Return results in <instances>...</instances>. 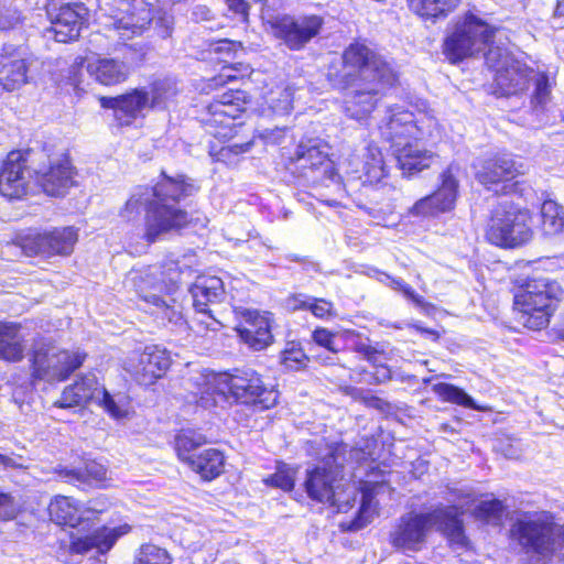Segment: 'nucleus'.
I'll list each match as a JSON object with an SVG mask.
<instances>
[{
	"label": "nucleus",
	"mask_w": 564,
	"mask_h": 564,
	"mask_svg": "<svg viewBox=\"0 0 564 564\" xmlns=\"http://www.w3.org/2000/svg\"><path fill=\"white\" fill-rule=\"evenodd\" d=\"M327 79L334 88L346 90L344 113L362 121L395 85L398 76L381 55L365 43L355 42L343 52L340 67L332 66L328 69Z\"/></svg>",
	"instance_id": "f257e3e1"
},
{
	"label": "nucleus",
	"mask_w": 564,
	"mask_h": 564,
	"mask_svg": "<svg viewBox=\"0 0 564 564\" xmlns=\"http://www.w3.org/2000/svg\"><path fill=\"white\" fill-rule=\"evenodd\" d=\"M194 401L210 408L217 403L216 395L224 400L259 405L270 409L276 403L278 393L268 388L261 376L252 369H236L234 372H197L185 382Z\"/></svg>",
	"instance_id": "f03ea898"
},
{
	"label": "nucleus",
	"mask_w": 564,
	"mask_h": 564,
	"mask_svg": "<svg viewBox=\"0 0 564 564\" xmlns=\"http://www.w3.org/2000/svg\"><path fill=\"white\" fill-rule=\"evenodd\" d=\"M436 528L452 543L464 545L463 522L454 507L436 508L431 512L409 511L402 514L390 532V543L402 552H419Z\"/></svg>",
	"instance_id": "7ed1b4c3"
},
{
	"label": "nucleus",
	"mask_w": 564,
	"mask_h": 564,
	"mask_svg": "<svg viewBox=\"0 0 564 564\" xmlns=\"http://www.w3.org/2000/svg\"><path fill=\"white\" fill-rule=\"evenodd\" d=\"M151 189L158 207L151 209L147 218L145 239L150 243L161 235L180 229L188 223L187 213L177 208L175 203L193 195L197 188L193 183L187 182L184 175H178L175 178L164 176Z\"/></svg>",
	"instance_id": "20e7f679"
},
{
	"label": "nucleus",
	"mask_w": 564,
	"mask_h": 564,
	"mask_svg": "<svg viewBox=\"0 0 564 564\" xmlns=\"http://www.w3.org/2000/svg\"><path fill=\"white\" fill-rule=\"evenodd\" d=\"M556 530L552 512H521L511 524L510 535L536 564H550L558 552Z\"/></svg>",
	"instance_id": "39448f33"
},
{
	"label": "nucleus",
	"mask_w": 564,
	"mask_h": 564,
	"mask_svg": "<svg viewBox=\"0 0 564 564\" xmlns=\"http://www.w3.org/2000/svg\"><path fill=\"white\" fill-rule=\"evenodd\" d=\"M564 290L558 282L549 279L529 281L513 300L518 322L532 330H540L550 323V317L563 300Z\"/></svg>",
	"instance_id": "423d86ee"
},
{
	"label": "nucleus",
	"mask_w": 564,
	"mask_h": 564,
	"mask_svg": "<svg viewBox=\"0 0 564 564\" xmlns=\"http://www.w3.org/2000/svg\"><path fill=\"white\" fill-rule=\"evenodd\" d=\"M338 456L330 452L324 457L322 463L307 471L305 489L307 495L319 502H329L336 506L339 511H347L350 507V497L356 499V489L354 486L341 489V464L337 462Z\"/></svg>",
	"instance_id": "0eeeda50"
},
{
	"label": "nucleus",
	"mask_w": 564,
	"mask_h": 564,
	"mask_svg": "<svg viewBox=\"0 0 564 564\" xmlns=\"http://www.w3.org/2000/svg\"><path fill=\"white\" fill-rule=\"evenodd\" d=\"M497 30L473 13L459 19L444 42V54L451 63L482 53Z\"/></svg>",
	"instance_id": "6e6552de"
},
{
	"label": "nucleus",
	"mask_w": 564,
	"mask_h": 564,
	"mask_svg": "<svg viewBox=\"0 0 564 564\" xmlns=\"http://www.w3.org/2000/svg\"><path fill=\"white\" fill-rule=\"evenodd\" d=\"M532 235L530 212L507 203L495 209L487 230L488 240L505 248L521 246L528 242Z\"/></svg>",
	"instance_id": "1a4fd4ad"
},
{
	"label": "nucleus",
	"mask_w": 564,
	"mask_h": 564,
	"mask_svg": "<svg viewBox=\"0 0 564 564\" xmlns=\"http://www.w3.org/2000/svg\"><path fill=\"white\" fill-rule=\"evenodd\" d=\"M85 358L84 352L42 344L33 352L32 377L47 382L63 381L83 365Z\"/></svg>",
	"instance_id": "9d476101"
},
{
	"label": "nucleus",
	"mask_w": 564,
	"mask_h": 564,
	"mask_svg": "<svg viewBox=\"0 0 564 564\" xmlns=\"http://www.w3.org/2000/svg\"><path fill=\"white\" fill-rule=\"evenodd\" d=\"M271 34L291 51H300L316 37L324 19L316 14H283L268 21Z\"/></svg>",
	"instance_id": "9b49d317"
},
{
	"label": "nucleus",
	"mask_w": 564,
	"mask_h": 564,
	"mask_svg": "<svg viewBox=\"0 0 564 564\" xmlns=\"http://www.w3.org/2000/svg\"><path fill=\"white\" fill-rule=\"evenodd\" d=\"M191 293L196 314L200 315L199 318H195L197 324L210 330L227 326L226 317L213 308L225 296L224 282L220 278L215 275L198 276L191 288Z\"/></svg>",
	"instance_id": "f8f14e48"
},
{
	"label": "nucleus",
	"mask_w": 564,
	"mask_h": 564,
	"mask_svg": "<svg viewBox=\"0 0 564 564\" xmlns=\"http://www.w3.org/2000/svg\"><path fill=\"white\" fill-rule=\"evenodd\" d=\"M106 26L121 40L141 35L152 21L151 10L144 0H113Z\"/></svg>",
	"instance_id": "ddd939ff"
},
{
	"label": "nucleus",
	"mask_w": 564,
	"mask_h": 564,
	"mask_svg": "<svg viewBox=\"0 0 564 564\" xmlns=\"http://www.w3.org/2000/svg\"><path fill=\"white\" fill-rule=\"evenodd\" d=\"M171 366L166 349L147 346L142 351H133L124 361V370L142 386H151L162 378Z\"/></svg>",
	"instance_id": "4468645a"
},
{
	"label": "nucleus",
	"mask_w": 564,
	"mask_h": 564,
	"mask_svg": "<svg viewBox=\"0 0 564 564\" xmlns=\"http://www.w3.org/2000/svg\"><path fill=\"white\" fill-rule=\"evenodd\" d=\"M76 241L77 231L73 227H63L28 235L22 241V249L28 256L69 254Z\"/></svg>",
	"instance_id": "2eb2a0df"
},
{
	"label": "nucleus",
	"mask_w": 564,
	"mask_h": 564,
	"mask_svg": "<svg viewBox=\"0 0 564 564\" xmlns=\"http://www.w3.org/2000/svg\"><path fill=\"white\" fill-rule=\"evenodd\" d=\"M236 315L240 321L235 329L246 345L253 350H262L271 345L273 336L270 313L241 308L236 311Z\"/></svg>",
	"instance_id": "dca6fc26"
},
{
	"label": "nucleus",
	"mask_w": 564,
	"mask_h": 564,
	"mask_svg": "<svg viewBox=\"0 0 564 564\" xmlns=\"http://www.w3.org/2000/svg\"><path fill=\"white\" fill-rule=\"evenodd\" d=\"M52 33L57 42L66 43L76 40L87 22L88 10L83 3H65L57 9L47 11Z\"/></svg>",
	"instance_id": "f3484780"
},
{
	"label": "nucleus",
	"mask_w": 564,
	"mask_h": 564,
	"mask_svg": "<svg viewBox=\"0 0 564 564\" xmlns=\"http://www.w3.org/2000/svg\"><path fill=\"white\" fill-rule=\"evenodd\" d=\"M30 58L26 48L4 44L0 52V84L8 91L28 83Z\"/></svg>",
	"instance_id": "a211bd4d"
},
{
	"label": "nucleus",
	"mask_w": 564,
	"mask_h": 564,
	"mask_svg": "<svg viewBox=\"0 0 564 564\" xmlns=\"http://www.w3.org/2000/svg\"><path fill=\"white\" fill-rule=\"evenodd\" d=\"M453 165L442 174L441 187L424 198L419 199L410 209L414 216H434L438 213L451 210L454 207L458 183L453 174Z\"/></svg>",
	"instance_id": "6ab92c4d"
},
{
	"label": "nucleus",
	"mask_w": 564,
	"mask_h": 564,
	"mask_svg": "<svg viewBox=\"0 0 564 564\" xmlns=\"http://www.w3.org/2000/svg\"><path fill=\"white\" fill-rule=\"evenodd\" d=\"M380 132L393 149L411 140H417L423 134L414 120V115L400 107L389 110L388 118L380 126Z\"/></svg>",
	"instance_id": "aec40b11"
},
{
	"label": "nucleus",
	"mask_w": 564,
	"mask_h": 564,
	"mask_svg": "<svg viewBox=\"0 0 564 564\" xmlns=\"http://www.w3.org/2000/svg\"><path fill=\"white\" fill-rule=\"evenodd\" d=\"M37 182L51 196L63 195L73 185V167L67 155L50 160L48 166L35 170Z\"/></svg>",
	"instance_id": "412c9836"
},
{
	"label": "nucleus",
	"mask_w": 564,
	"mask_h": 564,
	"mask_svg": "<svg viewBox=\"0 0 564 564\" xmlns=\"http://www.w3.org/2000/svg\"><path fill=\"white\" fill-rule=\"evenodd\" d=\"M29 171L21 152L8 154L0 172V193L10 198H20L26 193Z\"/></svg>",
	"instance_id": "4be33fe9"
},
{
	"label": "nucleus",
	"mask_w": 564,
	"mask_h": 564,
	"mask_svg": "<svg viewBox=\"0 0 564 564\" xmlns=\"http://www.w3.org/2000/svg\"><path fill=\"white\" fill-rule=\"evenodd\" d=\"M102 510V508L96 506L83 509L77 501L66 496H57L48 505L51 520L58 525H69L72 528L82 524L85 529V523L90 521L91 516Z\"/></svg>",
	"instance_id": "5701e85b"
},
{
	"label": "nucleus",
	"mask_w": 564,
	"mask_h": 564,
	"mask_svg": "<svg viewBox=\"0 0 564 564\" xmlns=\"http://www.w3.org/2000/svg\"><path fill=\"white\" fill-rule=\"evenodd\" d=\"M521 165L508 154H497L484 160L480 169L476 172V178L487 188H491L499 183L510 182L522 172Z\"/></svg>",
	"instance_id": "b1692460"
},
{
	"label": "nucleus",
	"mask_w": 564,
	"mask_h": 564,
	"mask_svg": "<svg viewBox=\"0 0 564 564\" xmlns=\"http://www.w3.org/2000/svg\"><path fill=\"white\" fill-rule=\"evenodd\" d=\"M129 529L130 527L127 524L112 529L106 527L96 529L85 536L73 538L69 545L70 551L77 554H84L96 549L98 553H106L113 546L117 539L126 534Z\"/></svg>",
	"instance_id": "393cba45"
},
{
	"label": "nucleus",
	"mask_w": 564,
	"mask_h": 564,
	"mask_svg": "<svg viewBox=\"0 0 564 564\" xmlns=\"http://www.w3.org/2000/svg\"><path fill=\"white\" fill-rule=\"evenodd\" d=\"M158 269H147L131 273L129 281L137 294L147 303L161 304V299L170 293L171 289L161 279Z\"/></svg>",
	"instance_id": "a878e982"
},
{
	"label": "nucleus",
	"mask_w": 564,
	"mask_h": 564,
	"mask_svg": "<svg viewBox=\"0 0 564 564\" xmlns=\"http://www.w3.org/2000/svg\"><path fill=\"white\" fill-rule=\"evenodd\" d=\"M533 70L519 61L509 62L508 66L499 68L495 75V83L503 96L516 95L527 89Z\"/></svg>",
	"instance_id": "bb28decb"
},
{
	"label": "nucleus",
	"mask_w": 564,
	"mask_h": 564,
	"mask_svg": "<svg viewBox=\"0 0 564 564\" xmlns=\"http://www.w3.org/2000/svg\"><path fill=\"white\" fill-rule=\"evenodd\" d=\"M99 383L94 373L82 377L75 383L67 386L54 405L63 409L79 406L88 401H95Z\"/></svg>",
	"instance_id": "cd10ccee"
},
{
	"label": "nucleus",
	"mask_w": 564,
	"mask_h": 564,
	"mask_svg": "<svg viewBox=\"0 0 564 564\" xmlns=\"http://www.w3.org/2000/svg\"><path fill=\"white\" fill-rule=\"evenodd\" d=\"M110 102L116 119L122 126L129 124L133 118L142 115L144 109L151 107L149 94L140 89L111 99Z\"/></svg>",
	"instance_id": "c85d7f7f"
},
{
	"label": "nucleus",
	"mask_w": 564,
	"mask_h": 564,
	"mask_svg": "<svg viewBox=\"0 0 564 564\" xmlns=\"http://www.w3.org/2000/svg\"><path fill=\"white\" fill-rule=\"evenodd\" d=\"M87 72L102 85H116L128 78L130 68L121 61L98 57L88 61Z\"/></svg>",
	"instance_id": "c756f323"
},
{
	"label": "nucleus",
	"mask_w": 564,
	"mask_h": 564,
	"mask_svg": "<svg viewBox=\"0 0 564 564\" xmlns=\"http://www.w3.org/2000/svg\"><path fill=\"white\" fill-rule=\"evenodd\" d=\"M393 153L402 173L409 175L429 167L435 159L432 152L420 149L412 142L394 148Z\"/></svg>",
	"instance_id": "7c9ffc66"
},
{
	"label": "nucleus",
	"mask_w": 564,
	"mask_h": 564,
	"mask_svg": "<svg viewBox=\"0 0 564 564\" xmlns=\"http://www.w3.org/2000/svg\"><path fill=\"white\" fill-rule=\"evenodd\" d=\"M326 145L319 139L302 140L295 151L292 160L300 169H316L327 163L328 153Z\"/></svg>",
	"instance_id": "2f4dec72"
},
{
	"label": "nucleus",
	"mask_w": 564,
	"mask_h": 564,
	"mask_svg": "<svg viewBox=\"0 0 564 564\" xmlns=\"http://www.w3.org/2000/svg\"><path fill=\"white\" fill-rule=\"evenodd\" d=\"M462 0H408L411 12L425 21L436 22L446 18Z\"/></svg>",
	"instance_id": "473e14b6"
},
{
	"label": "nucleus",
	"mask_w": 564,
	"mask_h": 564,
	"mask_svg": "<svg viewBox=\"0 0 564 564\" xmlns=\"http://www.w3.org/2000/svg\"><path fill=\"white\" fill-rule=\"evenodd\" d=\"M158 207L156 202L153 199V191L149 186H138L135 187L128 200L126 202L123 208L120 210V216L128 220H134L138 218L143 210L149 214V212L153 208ZM148 215H145V219ZM147 230L144 231V234Z\"/></svg>",
	"instance_id": "72a5a7b5"
},
{
	"label": "nucleus",
	"mask_w": 564,
	"mask_h": 564,
	"mask_svg": "<svg viewBox=\"0 0 564 564\" xmlns=\"http://www.w3.org/2000/svg\"><path fill=\"white\" fill-rule=\"evenodd\" d=\"M19 326L13 323L0 322V357L8 361L21 360L24 352Z\"/></svg>",
	"instance_id": "f704fd0d"
},
{
	"label": "nucleus",
	"mask_w": 564,
	"mask_h": 564,
	"mask_svg": "<svg viewBox=\"0 0 564 564\" xmlns=\"http://www.w3.org/2000/svg\"><path fill=\"white\" fill-rule=\"evenodd\" d=\"M224 459L221 452L216 448H208L196 455L187 464L204 480H212L223 473Z\"/></svg>",
	"instance_id": "c9c22d12"
},
{
	"label": "nucleus",
	"mask_w": 564,
	"mask_h": 564,
	"mask_svg": "<svg viewBox=\"0 0 564 564\" xmlns=\"http://www.w3.org/2000/svg\"><path fill=\"white\" fill-rule=\"evenodd\" d=\"M237 109L235 108L234 94H225L220 100L208 106L209 118L205 119L207 127L220 126L230 127L235 120Z\"/></svg>",
	"instance_id": "e433bc0d"
},
{
	"label": "nucleus",
	"mask_w": 564,
	"mask_h": 564,
	"mask_svg": "<svg viewBox=\"0 0 564 564\" xmlns=\"http://www.w3.org/2000/svg\"><path fill=\"white\" fill-rule=\"evenodd\" d=\"M95 402L116 420L123 419L129 414L130 400L126 393L117 392L111 394L104 387L99 386Z\"/></svg>",
	"instance_id": "4c0bfd02"
},
{
	"label": "nucleus",
	"mask_w": 564,
	"mask_h": 564,
	"mask_svg": "<svg viewBox=\"0 0 564 564\" xmlns=\"http://www.w3.org/2000/svg\"><path fill=\"white\" fill-rule=\"evenodd\" d=\"M362 160L364 175L361 177H364V183L378 184L386 177V165L378 147L368 145L362 154Z\"/></svg>",
	"instance_id": "58836bf2"
},
{
	"label": "nucleus",
	"mask_w": 564,
	"mask_h": 564,
	"mask_svg": "<svg viewBox=\"0 0 564 564\" xmlns=\"http://www.w3.org/2000/svg\"><path fill=\"white\" fill-rule=\"evenodd\" d=\"M59 476L66 481L86 482V481H102L107 477V469L104 465L89 460L85 463L84 468H63L59 470Z\"/></svg>",
	"instance_id": "ea45409f"
},
{
	"label": "nucleus",
	"mask_w": 564,
	"mask_h": 564,
	"mask_svg": "<svg viewBox=\"0 0 564 564\" xmlns=\"http://www.w3.org/2000/svg\"><path fill=\"white\" fill-rule=\"evenodd\" d=\"M542 229L546 235L564 231V209L554 200H545L541 206Z\"/></svg>",
	"instance_id": "a19ab883"
},
{
	"label": "nucleus",
	"mask_w": 564,
	"mask_h": 564,
	"mask_svg": "<svg viewBox=\"0 0 564 564\" xmlns=\"http://www.w3.org/2000/svg\"><path fill=\"white\" fill-rule=\"evenodd\" d=\"M206 443V437L193 430H183L175 438V448L178 457L186 464L196 455L192 454L196 448Z\"/></svg>",
	"instance_id": "79ce46f5"
},
{
	"label": "nucleus",
	"mask_w": 564,
	"mask_h": 564,
	"mask_svg": "<svg viewBox=\"0 0 564 564\" xmlns=\"http://www.w3.org/2000/svg\"><path fill=\"white\" fill-rule=\"evenodd\" d=\"M432 390L443 401L463 405L469 409H479L471 397H469L463 389L457 388L449 383H436Z\"/></svg>",
	"instance_id": "37998d69"
},
{
	"label": "nucleus",
	"mask_w": 564,
	"mask_h": 564,
	"mask_svg": "<svg viewBox=\"0 0 564 564\" xmlns=\"http://www.w3.org/2000/svg\"><path fill=\"white\" fill-rule=\"evenodd\" d=\"M151 108H164L177 95V87L171 79L156 80L151 88Z\"/></svg>",
	"instance_id": "c03bdc74"
},
{
	"label": "nucleus",
	"mask_w": 564,
	"mask_h": 564,
	"mask_svg": "<svg viewBox=\"0 0 564 564\" xmlns=\"http://www.w3.org/2000/svg\"><path fill=\"white\" fill-rule=\"evenodd\" d=\"M294 310H308L315 317L328 318L335 316L334 305L325 299L306 297L304 300L296 296L293 299Z\"/></svg>",
	"instance_id": "a18cd8bd"
},
{
	"label": "nucleus",
	"mask_w": 564,
	"mask_h": 564,
	"mask_svg": "<svg viewBox=\"0 0 564 564\" xmlns=\"http://www.w3.org/2000/svg\"><path fill=\"white\" fill-rule=\"evenodd\" d=\"M381 487V485H375L372 489L366 487L362 491L361 497V506L359 510L358 517L350 523V530H360L366 527L372 519L373 509L371 507V500L375 495L376 488Z\"/></svg>",
	"instance_id": "49530a36"
},
{
	"label": "nucleus",
	"mask_w": 564,
	"mask_h": 564,
	"mask_svg": "<svg viewBox=\"0 0 564 564\" xmlns=\"http://www.w3.org/2000/svg\"><path fill=\"white\" fill-rule=\"evenodd\" d=\"M133 564H171L166 550L154 544L142 545Z\"/></svg>",
	"instance_id": "de8ad7c7"
},
{
	"label": "nucleus",
	"mask_w": 564,
	"mask_h": 564,
	"mask_svg": "<svg viewBox=\"0 0 564 564\" xmlns=\"http://www.w3.org/2000/svg\"><path fill=\"white\" fill-rule=\"evenodd\" d=\"M486 48L488 50L484 52L485 62L495 72V75L498 74L499 68H503L508 66L509 62L516 61L507 50L500 46H492V40Z\"/></svg>",
	"instance_id": "09e8293b"
},
{
	"label": "nucleus",
	"mask_w": 564,
	"mask_h": 564,
	"mask_svg": "<svg viewBox=\"0 0 564 564\" xmlns=\"http://www.w3.org/2000/svg\"><path fill=\"white\" fill-rule=\"evenodd\" d=\"M505 512V506L501 500H482L475 509V516L486 521H499Z\"/></svg>",
	"instance_id": "8fccbe9b"
},
{
	"label": "nucleus",
	"mask_w": 564,
	"mask_h": 564,
	"mask_svg": "<svg viewBox=\"0 0 564 564\" xmlns=\"http://www.w3.org/2000/svg\"><path fill=\"white\" fill-rule=\"evenodd\" d=\"M348 335L355 336L357 339L352 343V350L361 355L367 361L372 365H377L380 358L384 356L383 350H379L377 347L370 345L368 338H360L359 335H355L354 332H349Z\"/></svg>",
	"instance_id": "3c124183"
},
{
	"label": "nucleus",
	"mask_w": 564,
	"mask_h": 564,
	"mask_svg": "<svg viewBox=\"0 0 564 564\" xmlns=\"http://www.w3.org/2000/svg\"><path fill=\"white\" fill-rule=\"evenodd\" d=\"M162 313V318L167 319L169 323L175 326H183L186 324L184 321L183 314L181 312V306L176 305L175 300H166L164 297L161 299V304L154 305Z\"/></svg>",
	"instance_id": "603ef678"
},
{
	"label": "nucleus",
	"mask_w": 564,
	"mask_h": 564,
	"mask_svg": "<svg viewBox=\"0 0 564 564\" xmlns=\"http://www.w3.org/2000/svg\"><path fill=\"white\" fill-rule=\"evenodd\" d=\"M294 475L295 471L291 467H288L286 465L279 466L276 473L265 479V482L289 491L294 487Z\"/></svg>",
	"instance_id": "864d4df0"
},
{
	"label": "nucleus",
	"mask_w": 564,
	"mask_h": 564,
	"mask_svg": "<svg viewBox=\"0 0 564 564\" xmlns=\"http://www.w3.org/2000/svg\"><path fill=\"white\" fill-rule=\"evenodd\" d=\"M534 83L535 88L531 99V104L535 109L544 108V106L550 100L551 95V86L549 83V78L545 75L541 74L536 76Z\"/></svg>",
	"instance_id": "5fc2aeb1"
},
{
	"label": "nucleus",
	"mask_w": 564,
	"mask_h": 564,
	"mask_svg": "<svg viewBox=\"0 0 564 564\" xmlns=\"http://www.w3.org/2000/svg\"><path fill=\"white\" fill-rule=\"evenodd\" d=\"M306 356L301 348L292 346L283 351L282 364L292 370H299L305 366Z\"/></svg>",
	"instance_id": "6e6d98bb"
},
{
	"label": "nucleus",
	"mask_w": 564,
	"mask_h": 564,
	"mask_svg": "<svg viewBox=\"0 0 564 564\" xmlns=\"http://www.w3.org/2000/svg\"><path fill=\"white\" fill-rule=\"evenodd\" d=\"M386 279L389 280V285L393 290L401 292L406 299L411 300L417 306L424 305L423 296L415 293L414 290L409 284H406L403 280L394 279L387 274H386Z\"/></svg>",
	"instance_id": "4d7b16f0"
},
{
	"label": "nucleus",
	"mask_w": 564,
	"mask_h": 564,
	"mask_svg": "<svg viewBox=\"0 0 564 564\" xmlns=\"http://www.w3.org/2000/svg\"><path fill=\"white\" fill-rule=\"evenodd\" d=\"M21 13L17 9L0 8V30L14 29L22 23Z\"/></svg>",
	"instance_id": "13d9d810"
},
{
	"label": "nucleus",
	"mask_w": 564,
	"mask_h": 564,
	"mask_svg": "<svg viewBox=\"0 0 564 564\" xmlns=\"http://www.w3.org/2000/svg\"><path fill=\"white\" fill-rule=\"evenodd\" d=\"M313 340L322 346L328 349L332 352H337L338 350L334 347V337L335 335L326 329V328H317L313 332Z\"/></svg>",
	"instance_id": "bf43d9fd"
},
{
	"label": "nucleus",
	"mask_w": 564,
	"mask_h": 564,
	"mask_svg": "<svg viewBox=\"0 0 564 564\" xmlns=\"http://www.w3.org/2000/svg\"><path fill=\"white\" fill-rule=\"evenodd\" d=\"M251 147V141L245 143H231L227 147H223L220 151L217 153V160L226 161L227 159H229L230 154L239 155L241 153L249 151Z\"/></svg>",
	"instance_id": "052dcab7"
},
{
	"label": "nucleus",
	"mask_w": 564,
	"mask_h": 564,
	"mask_svg": "<svg viewBox=\"0 0 564 564\" xmlns=\"http://www.w3.org/2000/svg\"><path fill=\"white\" fill-rule=\"evenodd\" d=\"M174 19L171 14L164 12L155 20V28L162 39L171 36L173 32Z\"/></svg>",
	"instance_id": "680f3d73"
},
{
	"label": "nucleus",
	"mask_w": 564,
	"mask_h": 564,
	"mask_svg": "<svg viewBox=\"0 0 564 564\" xmlns=\"http://www.w3.org/2000/svg\"><path fill=\"white\" fill-rule=\"evenodd\" d=\"M15 514V505L9 494L0 492V520H9Z\"/></svg>",
	"instance_id": "e2e57ef3"
},
{
	"label": "nucleus",
	"mask_w": 564,
	"mask_h": 564,
	"mask_svg": "<svg viewBox=\"0 0 564 564\" xmlns=\"http://www.w3.org/2000/svg\"><path fill=\"white\" fill-rule=\"evenodd\" d=\"M384 359L386 358L383 356L377 365H373L376 368L373 378L377 383H382L391 379V370L383 364Z\"/></svg>",
	"instance_id": "0e129e2a"
},
{
	"label": "nucleus",
	"mask_w": 564,
	"mask_h": 564,
	"mask_svg": "<svg viewBox=\"0 0 564 564\" xmlns=\"http://www.w3.org/2000/svg\"><path fill=\"white\" fill-rule=\"evenodd\" d=\"M228 8L232 12L240 14L243 20H247L249 6L245 0H228Z\"/></svg>",
	"instance_id": "69168bd1"
},
{
	"label": "nucleus",
	"mask_w": 564,
	"mask_h": 564,
	"mask_svg": "<svg viewBox=\"0 0 564 564\" xmlns=\"http://www.w3.org/2000/svg\"><path fill=\"white\" fill-rule=\"evenodd\" d=\"M284 135V130L283 129H279V128H275V129H272V130H264L262 133H261V137L265 140V142L268 143H280L282 138Z\"/></svg>",
	"instance_id": "338daca9"
},
{
	"label": "nucleus",
	"mask_w": 564,
	"mask_h": 564,
	"mask_svg": "<svg viewBox=\"0 0 564 564\" xmlns=\"http://www.w3.org/2000/svg\"><path fill=\"white\" fill-rule=\"evenodd\" d=\"M193 19L196 22L208 21L210 19V10L206 6L197 4L193 9Z\"/></svg>",
	"instance_id": "774afa93"
}]
</instances>
